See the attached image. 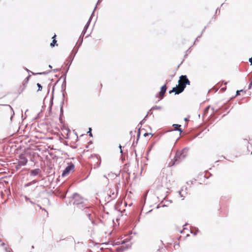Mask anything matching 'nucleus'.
<instances>
[{"mask_svg": "<svg viewBox=\"0 0 252 252\" xmlns=\"http://www.w3.org/2000/svg\"><path fill=\"white\" fill-rule=\"evenodd\" d=\"M72 198L74 199L73 204L76 205L77 207L82 208L85 206L84 199L78 193H73Z\"/></svg>", "mask_w": 252, "mask_h": 252, "instance_id": "obj_3", "label": "nucleus"}, {"mask_svg": "<svg viewBox=\"0 0 252 252\" xmlns=\"http://www.w3.org/2000/svg\"><path fill=\"white\" fill-rule=\"evenodd\" d=\"M25 200L26 201H29L32 204H35V203L33 201H32L30 198L27 197V196H25Z\"/></svg>", "mask_w": 252, "mask_h": 252, "instance_id": "obj_22", "label": "nucleus"}, {"mask_svg": "<svg viewBox=\"0 0 252 252\" xmlns=\"http://www.w3.org/2000/svg\"><path fill=\"white\" fill-rule=\"evenodd\" d=\"M148 114H149V113H148V114H147L146 115V116L145 117V119L147 118V116H148Z\"/></svg>", "mask_w": 252, "mask_h": 252, "instance_id": "obj_42", "label": "nucleus"}, {"mask_svg": "<svg viewBox=\"0 0 252 252\" xmlns=\"http://www.w3.org/2000/svg\"><path fill=\"white\" fill-rule=\"evenodd\" d=\"M19 160L18 162L21 165L25 166L28 162V159L23 154H21L18 156Z\"/></svg>", "mask_w": 252, "mask_h": 252, "instance_id": "obj_7", "label": "nucleus"}, {"mask_svg": "<svg viewBox=\"0 0 252 252\" xmlns=\"http://www.w3.org/2000/svg\"><path fill=\"white\" fill-rule=\"evenodd\" d=\"M37 182V181L36 180H32L31 182H28V183L25 184L24 185V187L25 188H27V187H29L30 186H32V185H33V184L36 183Z\"/></svg>", "mask_w": 252, "mask_h": 252, "instance_id": "obj_16", "label": "nucleus"}, {"mask_svg": "<svg viewBox=\"0 0 252 252\" xmlns=\"http://www.w3.org/2000/svg\"><path fill=\"white\" fill-rule=\"evenodd\" d=\"M183 190V189H182L181 190L179 191V194L180 195L181 197H183V199H184L185 196H183V195L181 193V191Z\"/></svg>", "mask_w": 252, "mask_h": 252, "instance_id": "obj_29", "label": "nucleus"}, {"mask_svg": "<svg viewBox=\"0 0 252 252\" xmlns=\"http://www.w3.org/2000/svg\"><path fill=\"white\" fill-rule=\"evenodd\" d=\"M161 109V106L155 105V106H153V107H152L151 108V109L148 112V113H150V112L151 111H152V110H160Z\"/></svg>", "mask_w": 252, "mask_h": 252, "instance_id": "obj_19", "label": "nucleus"}, {"mask_svg": "<svg viewBox=\"0 0 252 252\" xmlns=\"http://www.w3.org/2000/svg\"><path fill=\"white\" fill-rule=\"evenodd\" d=\"M37 206H38V207H39V208H40V209H42V210H44L45 211H46V210L44 208H42V207H41L40 205H38V204H37Z\"/></svg>", "mask_w": 252, "mask_h": 252, "instance_id": "obj_33", "label": "nucleus"}, {"mask_svg": "<svg viewBox=\"0 0 252 252\" xmlns=\"http://www.w3.org/2000/svg\"><path fill=\"white\" fill-rule=\"evenodd\" d=\"M125 250H126V248L124 246H122L120 248L117 249V252H123Z\"/></svg>", "mask_w": 252, "mask_h": 252, "instance_id": "obj_21", "label": "nucleus"}, {"mask_svg": "<svg viewBox=\"0 0 252 252\" xmlns=\"http://www.w3.org/2000/svg\"><path fill=\"white\" fill-rule=\"evenodd\" d=\"M184 121H188V118H185L184 119Z\"/></svg>", "mask_w": 252, "mask_h": 252, "instance_id": "obj_37", "label": "nucleus"}, {"mask_svg": "<svg viewBox=\"0 0 252 252\" xmlns=\"http://www.w3.org/2000/svg\"><path fill=\"white\" fill-rule=\"evenodd\" d=\"M48 67L50 68H52V66L50 64L49 65Z\"/></svg>", "mask_w": 252, "mask_h": 252, "instance_id": "obj_39", "label": "nucleus"}, {"mask_svg": "<svg viewBox=\"0 0 252 252\" xmlns=\"http://www.w3.org/2000/svg\"><path fill=\"white\" fill-rule=\"evenodd\" d=\"M172 93H175V94H179L182 93L179 88L178 85H176V87H173L172 89L169 91V94H171Z\"/></svg>", "mask_w": 252, "mask_h": 252, "instance_id": "obj_10", "label": "nucleus"}, {"mask_svg": "<svg viewBox=\"0 0 252 252\" xmlns=\"http://www.w3.org/2000/svg\"><path fill=\"white\" fill-rule=\"evenodd\" d=\"M23 165H20L19 162L18 161V163L17 164L15 165V168L17 170H19L20 169V168L21 167V166H23Z\"/></svg>", "mask_w": 252, "mask_h": 252, "instance_id": "obj_24", "label": "nucleus"}, {"mask_svg": "<svg viewBox=\"0 0 252 252\" xmlns=\"http://www.w3.org/2000/svg\"><path fill=\"white\" fill-rule=\"evenodd\" d=\"M89 252H93L92 251L90 250Z\"/></svg>", "mask_w": 252, "mask_h": 252, "instance_id": "obj_49", "label": "nucleus"}, {"mask_svg": "<svg viewBox=\"0 0 252 252\" xmlns=\"http://www.w3.org/2000/svg\"><path fill=\"white\" fill-rule=\"evenodd\" d=\"M150 134L152 135V134L151 133H145L144 134V137H146V136H147L148 135H149Z\"/></svg>", "mask_w": 252, "mask_h": 252, "instance_id": "obj_31", "label": "nucleus"}, {"mask_svg": "<svg viewBox=\"0 0 252 252\" xmlns=\"http://www.w3.org/2000/svg\"><path fill=\"white\" fill-rule=\"evenodd\" d=\"M56 34H55L52 37L53 41H52V42L50 44V46L52 47H54L55 46V45L58 46V44H56L57 43V40H56Z\"/></svg>", "mask_w": 252, "mask_h": 252, "instance_id": "obj_17", "label": "nucleus"}, {"mask_svg": "<svg viewBox=\"0 0 252 252\" xmlns=\"http://www.w3.org/2000/svg\"><path fill=\"white\" fill-rule=\"evenodd\" d=\"M241 92H243V90H239V91H238V90L237 91L236 95V96L239 95L240 94V93Z\"/></svg>", "mask_w": 252, "mask_h": 252, "instance_id": "obj_30", "label": "nucleus"}, {"mask_svg": "<svg viewBox=\"0 0 252 252\" xmlns=\"http://www.w3.org/2000/svg\"><path fill=\"white\" fill-rule=\"evenodd\" d=\"M190 233L191 234H193L194 235H196L197 234V232H194L192 230H191V229L190 230Z\"/></svg>", "mask_w": 252, "mask_h": 252, "instance_id": "obj_32", "label": "nucleus"}, {"mask_svg": "<svg viewBox=\"0 0 252 252\" xmlns=\"http://www.w3.org/2000/svg\"><path fill=\"white\" fill-rule=\"evenodd\" d=\"M120 153L121 154H123V150H122V149L120 150Z\"/></svg>", "mask_w": 252, "mask_h": 252, "instance_id": "obj_41", "label": "nucleus"}, {"mask_svg": "<svg viewBox=\"0 0 252 252\" xmlns=\"http://www.w3.org/2000/svg\"><path fill=\"white\" fill-rule=\"evenodd\" d=\"M151 147L149 149L147 152L149 153L151 151Z\"/></svg>", "mask_w": 252, "mask_h": 252, "instance_id": "obj_40", "label": "nucleus"}, {"mask_svg": "<svg viewBox=\"0 0 252 252\" xmlns=\"http://www.w3.org/2000/svg\"><path fill=\"white\" fill-rule=\"evenodd\" d=\"M125 243V241H122V244H124Z\"/></svg>", "mask_w": 252, "mask_h": 252, "instance_id": "obj_43", "label": "nucleus"}, {"mask_svg": "<svg viewBox=\"0 0 252 252\" xmlns=\"http://www.w3.org/2000/svg\"><path fill=\"white\" fill-rule=\"evenodd\" d=\"M159 207V206L158 205L157 207V208H158Z\"/></svg>", "mask_w": 252, "mask_h": 252, "instance_id": "obj_46", "label": "nucleus"}, {"mask_svg": "<svg viewBox=\"0 0 252 252\" xmlns=\"http://www.w3.org/2000/svg\"><path fill=\"white\" fill-rule=\"evenodd\" d=\"M71 64H69V65H70ZM69 66L70 65H68L67 66V67L66 68L65 71H64V73L63 74V75L61 76L62 78H63V80H65L66 81V74L68 72V70L69 68Z\"/></svg>", "mask_w": 252, "mask_h": 252, "instance_id": "obj_18", "label": "nucleus"}, {"mask_svg": "<svg viewBox=\"0 0 252 252\" xmlns=\"http://www.w3.org/2000/svg\"><path fill=\"white\" fill-rule=\"evenodd\" d=\"M0 246L3 247V249L5 252H12V249L8 246V245H6L4 243L2 242L0 244Z\"/></svg>", "mask_w": 252, "mask_h": 252, "instance_id": "obj_12", "label": "nucleus"}, {"mask_svg": "<svg viewBox=\"0 0 252 252\" xmlns=\"http://www.w3.org/2000/svg\"><path fill=\"white\" fill-rule=\"evenodd\" d=\"M145 118H144L140 123H139V125H140L141 126H140V128L141 127V125H142L144 123H145Z\"/></svg>", "mask_w": 252, "mask_h": 252, "instance_id": "obj_26", "label": "nucleus"}, {"mask_svg": "<svg viewBox=\"0 0 252 252\" xmlns=\"http://www.w3.org/2000/svg\"><path fill=\"white\" fill-rule=\"evenodd\" d=\"M119 148H120V150H121L122 149V146L121 145H119Z\"/></svg>", "mask_w": 252, "mask_h": 252, "instance_id": "obj_38", "label": "nucleus"}, {"mask_svg": "<svg viewBox=\"0 0 252 252\" xmlns=\"http://www.w3.org/2000/svg\"><path fill=\"white\" fill-rule=\"evenodd\" d=\"M31 76V74H29V75L23 81V86H24V88L26 87L27 84L28 83V82H29V79H30Z\"/></svg>", "mask_w": 252, "mask_h": 252, "instance_id": "obj_15", "label": "nucleus"}, {"mask_svg": "<svg viewBox=\"0 0 252 252\" xmlns=\"http://www.w3.org/2000/svg\"><path fill=\"white\" fill-rule=\"evenodd\" d=\"M249 62L250 63H252V57L249 59Z\"/></svg>", "mask_w": 252, "mask_h": 252, "instance_id": "obj_34", "label": "nucleus"}, {"mask_svg": "<svg viewBox=\"0 0 252 252\" xmlns=\"http://www.w3.org/2000/svg\"><path fill=\"white\" fill-rule=\"evenodd\" d=\"M53 96H52V97L51 98V101L50 102V105L49 106V112H51V110H52V104H53Z\"/></svg>", "mask_w": 252, "mask_h": 252, "instance_id": "obj_25", "label": "nucleus"}, {"mask_svg": "<svg viewBox=\"0 0 252 252\" xmlns=\"http://www.w3.org/2000/svg\"><path fill=\"white\" fill-rule=\"evenodd\" d=\"M221 90L224 91L226 90V88H221Z\"/></svg>", "mask_w": 252, "mask_h": 252, "instance_id": "obj_36", "label": "nucleus"}, {"mask_svg": "<svg viewBox=\"0 0 252 252\" xmlns=\"http://www.w3.org/2000/svg\"><path fill=\"white\" fill-rule=\"evenodd\" d=\"M89 131L88 132V133L89 134V136L92 137V136H93L92 133V132H91V131H92V128H89Z\"/></svg>", "mask_w": 252, "mask_h": 252, "instance_id": "obj_27", "label": "nucleus"}, {"mask_svg": "<svg viewBox=\"0 0 252 252\" xmlns=\"http://www.w3.org/2000/svg\"><path fill=\"white\" fill-rule=\"evenodd\" d=\"M189 150V148L186 147L181 150L177 151L173 159L169 162V166H172L180 163L187 157Z\"/></svg>", "mask_w": 252, "mask_h": 252, "instance_id": "obj_1", "label": "nucleus"}, {"mask_svg": "<svg viewBox=\"0 0 252 252\" xmlns=\"http://www.w3.org/2000/svg\"><path fill=\"white\" fill-rule=\"evenodd\" d=\"M162 206L164 207V206H166L165 205H163Z\"/></svg>", "mask_w": 252, "mask_h": 252, "instance_id": "obj_45", "label": "nucleus"}, {"mask_svg": "<svg viewBox=\"0 0 252 252\" xmlns=\"http://www.w3.org/2000/svg\"><path fill=\"white\" fill-rule=\"evenodd\" d=\"M74 165L72 162H68L67 166L65 167L62 174V177H65L69 174L71 171L74 169Z\"/></svg>", "mask_w": 252, "mask_h": 252, "instance_id": "obj_4", "label": "nucleus"}, {"mask_svg": "<svg viewBox=\"0 0 252 252\" xmlns=\"http://www.w3.org/2000/svg\"><path fill=\"white\" fill-rule=\"evenodd\" d=\"M134 151H135V154L136 155V151L134 150Z\"/></svg>", "mask_w": 252, "mask_h": 252, "instance_id": "obj_48", "label": "nucleus"}, {"mask_svg": "<svg viewBox=\"0 0 252 252\" xmlns=\"http://www.w3.org/2000/svg\"><path fill=\"white\" fill-rule=\"evenodd\" d=\"M41 173V170L39 168H36L30 170V174L31 176L35 177L38 175H40Z\"/></svg>", "mask_w": 252, "mask_h": 252, "instance_id": "obj_8", "label": "nucleus"}, {"mask_svg": "<svg viewBox=\"0 0 252 252\" xmlns=\"http://www.w3.org/2000/svg\"><path fill=\"white\" fill-rule=\"evenodd\" d=\"M140 127H139V129H138V132H137V139H136V141L135 142H134V141L133 142L132 146L134 147L135 146V145H136L137 144L139 138L140 137Z\"/></svg>", "mask_w": 252, "mask_h": 252, "instance_id": "obj_14", "label": "nucleus"}, {"mask_svg": "<svg viewBox=\"0 0 252 252\" xmlns=\"http://www.w3.org/2000/svg\"><path fill=\"white\" fill-rule=\"evenodd\" d=\"M132 131H131L130 132V134L131 135V134H132Z\"/></svg>", "mask_w": 252, "mask_h": 252, "instance_id": "obj_44", "label": "nucleus"}, {"mask_svg": "<svg viewBox=\"0 0 252 252\" xmlns=\"http://www.w3.org/2000/svg\"><path fill=\"white\" fill-rule=\"evenodd\" d=\"M36 85L38 87L37 91H41L42 89V86H41V85L38 83H37Z\"/></svg>", "mask_w": 252, "mask_h": 252, "instance_id": "obj_23", "label": "nucleus"}, {"mask_svg": "<svg viewBox=\"0 0 252 252\" xmlns=\"http://www.w3.org/2000/svg\"><path fill=\"white\" fill-rule=\"evenodd\" d=\"M103 177H104V178H106V179H107V181H108V182L109 181V179L107 178V177L106 175H104L103 176Z\"/></svg>", "mask_w": 252, "mask_h": 252, "instance_id": "obj_35", "label": "nucleus"}, {"mask_svg": "<svg viewBox=\"0 0 252 252\" xmlns=\"http://www.w3.org/2000/svg\"><path fill=\"white\" fill-rule=\"evenodd\" d=\"M167 90L166 83L163 85L161 88L160 92L156 95V97H158V101L162 99Z\"/></svg>", "mask_w": 252, "mask_h": 252, "instance_id": "obj_5", "label": "nucleus"}, {"mask_svg": "<svg viewBox=\"0 0 252 252\" xmlns=\"http://www.w3.org/2000/svg\"><path fill=\"white\" fill-rule=\"evenodd\" d=\"M115 189L116 190V194H115L114 191L112 192V190H111L110 194L109 195V197L112 198V199H115L117 196V194L118 193V190H119V188H118V185L115 186Z\"/></svg>", "mask_w": 252, "mask_h": 252, "instance_id": "obj_11", "label": "nucleus"}, {"mask_svg": "<svg viewBox=\"0 0 252 252\" xmlns=\"http://www.w3.org/2000/svg\"><path fill=\"white\" fill-rule=\"evenodd\" d=\"M24 69L26 70L28 73H31L32 75H36V74L47 75L52 71H53L54 72H56L59 71V70H61V68H56V69H54L52 70H49V71H44V72H37V73H34V72H32V71L29 70L28 69H27L26 67H24Z\"/></svg>", "mask_w": 252, "mask_h": 252, "instance_id": "obj_6", "label": "nucleus"}, {"mask_svg": "<svg viewBox=\"0 0 252 252\" xmlns=\"http://www.w3.org/2000/svg\"><path fill=\"white\" fill-rule=\"evenodd\" d=\"M66 87V81L63 80L62 85V91H64Z\"/></svg>", "mask_w": 252, "mask_h": 252, "instance_id": "obj_20", "label": "nucleus"}, {"mask_svg": "<svg viewBox=\"0 0 252 252\" xmlns=\"http://www.w3.org/2000/svg\"><path fill=\"white\" fill-rule=\"evenodd\" d=\"M204 177L205 178H207L206 177V176H205V175H204Z\"/></svg>", "mask_w": 252, "mask_h": 252, "instance_id": "obj_47", "label": "nucleus"}, {"mask_svg": "<svg viewBox=\"0 0 252 252\" xmlns=\"http://www.w3.org/2000/svg\"><path fill=\"white\" fill-rule=\"evenodd\" d=\"M64 104V99L63 98L60 106V114L59 117V121L61 124H63V105Z\"/></svg>", "mask_w": 252, "mask_h": 252, "instance_id": "obj_9", "label": "nucleus"}, {"mask_svg": "<svg viewBox=\"0 0 252 252\" xmlns=\"http://www.w3.org/2000/svg\"><path fill=\"white\" fill-rule=\"evenodd\" d=\"M187 85H190V81L188 78L187 75H181L178 80V86L182 92L184 91Z\"/></svg>", "mask_w": 252, "mask_h": 252, "instance_id": "obj_2", "label": "nucleus"}, {"mask_svg": "<svg viewBox=\"0 0 252 252\" xmlns=\"http://www.w3.org/2000/svg\"><path fill=\"white\" fill-rule=\"evenodd\" d=\"M250 65H252V64H250Z\"/></svg>", "mask_w": 252, "mask_h": 252, "instance_id": "obj_50", "label": "nucleus"}, {"mask_svg": "<svg viewBox=\"0 0 252 252\" xmlns=\"http://www.w3.org/2000/svg\"><path fill=\"white\" fill-rule=\"evenodd\" d=\"M172 126L174 127L175 130L179 131L180 133L183 132L182 129L181 128L180 125L173 124Z\"/></svg>", "mask_w": 252, "mask_h": 252, "instance_id": "obj_13", "label": "nucleus"}, {"mask_svg": "<svg viewBox=\"0 0 252 252\" xmlns=\"http://www.w3.org/2000/svg\"><path fill=\"white\" fill-rule=\"evenodd\" d=\"M252 78L250 79V83L249 84L248 89H250L252 87Z\"/></svg>", "mask_w": 252, "mask_h": 252, "instance_id": "obj_28", "label": "nucleus"}]
</instances>
